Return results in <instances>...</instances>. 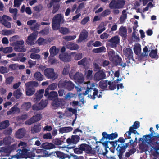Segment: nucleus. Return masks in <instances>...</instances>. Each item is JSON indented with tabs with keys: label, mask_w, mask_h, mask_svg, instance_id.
I'll return each instance as SVG.
<instances>
[{
	"label": "nucleus",
	"mask_w": 159,
	"mask_h": 159,
	"mask_svg": "<svg viewBox=\"0 0 159 159\" xmlns=\"http://www.w3.org/2000/svg\"><path fill=\"white\" fill-rule=\"evenodd\" d=\"M29 150L25 148L18 149L17 150V154L12 156V158H15L17 159L25 158L27 152Z\"/></svg>",
	"instance_id": "nucleus-8"
},
{
	"label": "nucleus",
	"mask_w": 159,
	"mask_h": 159,
	"mask_svg": "<svg viewBox=\"0 0 159 159\" xmlns=\"http://www.w3.org/2000/svg\"><path fill=\"white\" fill-rule=\"evenodd\" d=\"M27 24L31 26V28L33 29H36L39 26V25L36 23V20H34L28 21L27 22Z\"/></svg>",
	"instance_id": "nucleus-27"
},
{
	"label": "nucleus",
	"mask_w": 159,
	"mask_h": 159,
	"mask_svg": "<svg viewBox=\"0 0 159 159\" xmlns=\"http://www.w3.org/2000/svg\"><path fill=\"white\" fill-rule=\"evenodd\" d=\"M16 45L14 48V50L16 52H24L26 49L24 47V42L23 40H20L16 42Z\"/></svg>",
	"instance_id": "nucleus-16"
},
{
	"label": "nucleus",
	"mask_w": 159,
	"mask_h": 159,
	"mask_svg": "<svg viewBox=\"0 0 159 159\" xmlns=\"http://www.w3.org/2000/svg\"><path fill=\"white\" fill-rule=\"evenodd\" d=\"M31 104L30 102H25L21 105V108L25 109H28L31 108Z\"/></svg>",
	"instance_id": "nucleus-52"
},
{
	"label": "nucleus",
	"mask_w": 159,
	"mask_h": 159,
	"mask_svg": "<svg viewBox=\"0 0 159 159\" xmlns=\"http://www.w3.org/2000/svg\"><path fill=\"white\" fill-rule=\"evenodd\" d=\"M39 85V83L35 81H31L26 83L25 86L26 87L30 88H33V87H37Z\"/></svg>",
	"instance_id": "nucleus-33"
},
{
	"label": "nucleus",
	"mask_w": 159,
	"mask_h": 159,
	"mask_svg": "<svg viewBox=\"0 0 159 159\" xmlns=\"http://www.w3.org/2000/svg\"><path fill=\"white\" fill-rule=\"evenodd\" d=\"M42 147L45 149H50L55 148V146L52 143H44L42 145Z\"/></svg>",
	"instance_id": "nucleus-29"
},
{
	"label": "nucleus",
	"mask_w": 159,
	"mask_h": 159,
	"mask_svg": "<svg viewBox=\"0 0 159 159\" xmlns=\"http://www.w3.org/2000/svg\"><path fill=\"white\" fill-rule=\"evenodd\" d=\"M13 50V48L11 47H8L4 48V53H7L11 52Z\"/></svg>",
	"instance_id": "nucleus-62"
},
{
	"label": "nucleus",
	"mask_w": 159,
	"mask_h": 159,
	"mask_svg": "<svg viewBox=\"0 0 159 159\" xmlns=\"http://www.w3.org/2000/svg\"><path fill=\"white\" fill-rule=\"evenodd\" d=\"M116 140L113 141H105L102 143V142H100L102 143L103 145L105 147V149L106 152L103 153V154L105 155L107 153L108 151L107 150V148H109L110 150L111 148H115L116 146L117 145V143Z\"/></svg>",
	"instance_id": "nucleus-7"
},
{
	"label": "nucleus",
	"mask_w": 159,
	"mask_h": 159,
	"mask_svg": "<svg viewBox=\"0 0 159 159\" xmlns=\"http://www.w3.org/2000/svg\"><path fill=\"white\" fill-rule=\"evenodd\" d=\"M48 103L47 100H42L39 105L38 108H43L46 106Z\"/></svg>",
	"instance_id": "nucleus-51"
},
{
	"label": "nucleus",
	"mask_w": 159,
	"mask_h": 159,
	"mask_svg": "<svg viewBox=\"0 0 159 159\" xmlns=\"http://www.w3.org/2000/svg\"><path fill=\"white\" fill-rule=\"evenodd\" d=\"M75 71L74 70L72 69L69 74L70 78L74 79L75 82L76 83H81L84 82V75L83 74L80 72H77L75 75L74 73Z\"/></svg>",
	"instance_id": "nucleus-4"
},
{
	"label": "nucleus",
	"mask_w": 159,
	"mask_h": 159,
	"mask_svg": "<svg viewBox=\"0 0 159 159\" xmlns=\"http://www.w3.org/2000/svg\"><path fill=\"white\" fill-rule=\"evenodd\" d=\"M129 145L128 143H125L124 144H117L116 150L118 154L119 159H123V156L127 148Z\"/></svg>",
	"instance_id": "nucleus-6"
},
{
	"label": "nucleus",
	"mask_w": 159,
	"mask_h": 159,
	"mask_svg": "<svg viewBox=\"0 0 159 159\" xmlns=\"http://www.w3.org/2000/svg\"><path fill=\"white\" fill-rule=\"evenodd\" d=\"M70 54L69 55L67 53L60 54L59 56V58L64 62H69L71 60Z\"/></svg>",
	"instance_id": "nucleus-22"
},
{
	"label": "nucleus",
	"mask_w": 159,
	"mask_h": 159,
	"mask_svg": "<svg viewBox=\"0 0 159 159\" xmlns=\"http://www.w3.org/2000/svg\"><path fill=\"white\" fill-rule=\"evenodd\" d=\"M125 4L124 0H118L117 1H112L109 5L111 8H121L124 7Z\"/></svg>",
	"instance_id": "nucleus-10"
},
{
	"label": "nucleus",
	"mask_w": 159,
	"mask_h": 159,
	"mask_svg": "<svg viewBox=\"0 0 159 159\" xmlns=\"http://www.w3.org/2000/svg\"><path fill=\"white\" fill-rule=\"evenodd\" d=\"M86 84L87 89L83 93L84 95H86L88 94V97L89 98L93 99H94L97 97L98 98L102 97V95L101 93L98 95L97 94L98 91L94 88L95 86L94 84H90L89 81L87 82Z\"/></svg>",
	"instance_id": "nucleus-2"
},
{
	"label": "nucleus",
	"mask_w": 159,
	"mask_h": 159,
	"mask_svg": "<svg viewBox=\"0 0 159 159\" xmlns=\"http://www.w3.org/2000/svg\"><path fill=\"white\" fill-rule=\"evenodd\" d=\"M9 70L6 67H0V72L2 74H4L8 72Z\"/></svg>",
	"instance_id": "nucleus-64"
},
{
	"label": "nucleus",
	"mask_w": 159,
	"mask_h": 159,
	"mask_svg": "<svg viewBox=\"0 0 159 159\" xmlns=\"http://www.w3.org/2000/svg\"><path fill=\"white\" fill-rule=\"evenodd\" d=\"M125 136V139L123 138V137H120L117 140H116L117 142H116L117 144H123L125 142V140L127 139H126L127 138V137L126 136Z\"/></svg>",
	"instance_id": "nucleus-59"
},
{
	"label": "nucleus",
	"mask_w": 159,
	"mask_h": 159,
	"mask_svg": "<svg viewBox=\"0 0 159 159\" xmlns=\"http://www.w3.org/2000/svg\"><path fill=\"white\" fill-rule=\"evenodd\" d=\"M127 18V14L126 11L124 10L122 12V15L120 17V21L121 23H123L125 21Z\"/></svg>",
	"instance_id": "nucleus-48"
},
{
	"label": "nucleus",
	"mask_w": 159,
	"mask_h": 159,
	"mask_svg": "<svg viewBox=\"0 0 159 159\" xmlns=\"http://www.w3.org/2000/svg\"><path fill=\"white\" fill-rule=\"evenodd\" d=\"M88 37V33L86 31L82 33L78 40L79 42H80L86 39Z\"/></svg>",
	"instance_id": "nucleus-44"
},
{
	"label": "nucleus",
	"mask_w": 159,
	"mask_h": 159,
	"mask_svg": "<svg viewBox=\"0 0 159 159\" xmlns=\"http://www.w3.org/2000/svg\"><path fill=\"white\" fill-rule=\"evenodd\" d=\"M45 75L48 78L55 79L57 78L58 75L54 72L53 69L52 68L47 69L44 71Z\"/></svg>",
	"instance_id": "nucleus-15"
},
{
	"label": "nucleus",
	"mask_w": 159,
	"mask_h": 159,
	"mask_svg": "<svg viewBox=\"0 0 159 159\" xmlns=\"http://www.w3.org/2000/svg\"><path fill=\"white\" fill-rule=\"evenodd\" d=\"M106 51V48L104 46H102L98 48L94 49L93 50V52L96 53L105 52Z\"/></svg>",
	"instance_id": "nucleus-49"
},
{
	"label": "nucleus",
	"mask_w": 159,
	"mask_h": 159,
	"mask_svg": "<svg viewBox=\"0 0 159 159\" xmlns=\"http://www.w3.org/2000/svg\"><path fill=\"white\" fill-rule=\"evenodd\" d=\"M134 50L135 54L137 55H139L141 51V46L140 44L136 43L134 46Z\"/></svg>",
	"instance_id": "nucleus-39"
},
{
	"label": "nucleus",
	"mask_w": 159,
	"mask_h": 159,
	"mask_svg": "<svg viewBox=\"0 0 159 159\" xmlns=\"http://www.w3.org/2000/svg\"><path fill=\"white\" fill-rule=\"evenodd\" d=\"M26 87V93L28 96H30L33 95L35 91V89L33 88Z\"/></svg>",
	"instance_id": "nucleus-41"
},
{
	"label": "nucleus",
	"mask_w": 159,
	"mask_h": 159,
	"mask_svg": "<svg viewBox=\"0 0 159 159\" xmlns=\"http://www.w3.org/2000/svg\"><path fill=\"white\" fill-rule=\"evenodd\" d=\"M59 31L63 34H65L69 32V30L67 28L61 27L59 29Z\"/></svg>",
	"instance_id": "nucleus-58"
},
{
	"label": "nucleus",
	"mask_w": 159,
	"mask_h": 159,
	"mask_svg": "<svg viewBox=\"0 0 159 159\" xmlns=\"http://www.w3.org/2000/svg\"><path fill=\"white\" fill-rule=\"evenodd\" d=\"M102 138L101 139L102 142H104L105 139L106 140H113L117 138L118 137V134L117 132H115L114 133H112L110 134H108L106 132H102Z\"/></svg>",
	"instance_id": "nucleus-12"
},
{
	"label": "nucleus",
	"mask_w": 159,
	"mask_h": 159,
	"mask_svg": "<svg viewBox=\"0 0 159 159\" xmlns=\"http://www.w3.org/2000/svg\"><path fill=\"white\" fill-rule=\"evenodd\" d=\"M73 130V128L71 127H64L60 128L59 130L60 133H68Z\"/></svg>",
	"instance_id": "nucleus-34"
},
{
	"label": "nucleus",
	"mask_w": 159,
	"mask_h": 159,
	"mask_svg": "<svg viewBox=\"0 0 159 159\" xmlns=\"http://www.w3.org/2000/svg\"><path fill=\"white\" fill-rule=\"evenodd\" d=\"M52 56H50L48 58V62L52 64H57L58 63L57 61L55 58H52L51 57Z\"/></svg>",
	"instance_id": "nucleus-63"
},
{
	"label": "nucleus",
	"mask_w": 159,
	"mask_h": 159,
	"mask_svg": "<svg viewBox=\"0 0 159 159\" xmlns=\"http://www.w3.org/2000/svg\"><path fill=\"white\" fill-rule=\"evenodd\" d=\"M123 51L125 56L128 58L130 59L133 58V52L130 48H126Z\"/></svg>",
	"instance_id": "nucleus-26"
},
{
	"label": "nucleus",
	"mask_w": 159,
	"mask_h": 159,
	"mask_svg": "<svg viewBox=\"0 0 159 159\" xmlns=\"http://www.w3.org/2000/svg\"><path fill=\"white\" fill-rule=\"evenodd\" d=\"M64 86L69 90H71L74 88V84L70 81L65 82Z\"/></svg>",
	"instance_id": "nucleus-42"
},
{
	"label": "nucleus",
	"mask_w": 159,
	"mask_h": 159,
	"mask_svg": "<svg viewBox=\"0 0 159 159\" xmlns=\"http://www.w3.org/2000/svg\"><path fill=\"white\" fill-rule=\"evenodd\" d=\"M105 26V25L103 23H101L98 27L99 29L98 30V33L99 34H100L104 31L106 29Z\"/></svg>",
	"instance_id": "nucleus-50"
},
{
	"label": "nucleus",
	"mask_w": 159,
	"mask_h": 159,
	"mask_svg": "<svg viewBox=\"0 0 159 159\" xmlns=\"http://www.w3.org/2000/svg\"><path fill=\"white\" fill-rule=\"evenodd\" d=\"M12 20L11 18L7 15L0 16V22L6 27L9 28L11 26V24L8 22Z\"/></svg>",
	"instance_id": "nucleus-9"
},
{
	"label": "nucleus",
	"mask_w": 159,
	"mask_h": 159,
	"mask_svg": "<svg viewBox=\"0 0 159 159\" xmlns=\"http://www.w3.org/2000/svg\"><path fill=\"white\" fill-rule=\"evenodd\" d=\"M17 148V145L16 144H13L11 146L7 147H2L0 149V152L2 156H8L10 153L16 150Z\"/></svg>",
	"instance_id": "nucleus-5"
},
{
	"label": "nucleus",
	"mask_w": 159,
	"mask_h": 159,
	"mask_svg": "<svg viewBox=\"0 0 159 159\" xmlns=\"http://www.w3.org/2000/svg\"><path fill=\"white\" fill-rule=\"evenodd\" d=\"M34 77L35 80L39 81H42L43 80V76L38 71L34 74Z\"/></svg>",
	"instance_id": "nucleus-37"
},
{
	"label": "nucleus",
	"mask_w": 159,
	"mask_h": 159,
	"mask_svg": "<svg viewBox=\"0 0 159 159\" xmlns=\"http://www.w3.org/2000/svg\"><path fill=\"white\" fill-rule=\"evenodd\" d=\"M127 30L125 27L121 26L119 29V34L123 37H125L126 36Z\"/></svg>",
	"instance_id": "nucleus-40"
},
{
	"label": "nucleus",
	"mask_w": 159,
	"mask_h": 159,
	"mask_svg": "<svg viewBox=\"0 0 159 159\" xmlns=\"http://www.w3.org/2000/svg\"><path fill=\"white\" fill-rule=\"evenodd\" d=\"M41 127L39 124L34 125V126L31 127V131L32 133H38L41 131Z\"/></svg>",
	"instance_id": "nucleus-31"
},
{
	"label": "nucleus",
	"mask_w": 159,
	"mask_h": 159,
	"mask_svg": "<svg viewBox=\"0 0 159 159\" xmlns=\"http://www.w3.org/2000/svg\"><path fill=\"white\" fill-rule=\"evenodd\" d=\"M133 133L134 134H137L138 135H139V134L136 130V129H133L132 127H130L129 129V131L126 132L124 136H126L127 137V138L126 139H130L131 138L130 135L131 134Z\"/></svg>",
	"instance_id": "nucleus-24"
},
{
	"label": "nucleus",
	"mask_w": 159,
	"mask_h": 159,
	"mask_svg": "<svg viewBox=\"0 0 159 159\" xmlns=\"http://www.w3.org/2000/svg\"><path fill=\"white\" fill-rule=\"evenodd\" d=\"M114 61H112V62L116 65L120 63L122 60L121 57L118 55L116 56V57L114 59Z\"/></svg>",
	"instance_id": "nucleus-56"
},
{
	"label": "nucleus",
	"mask_w": 159,
	"mask_h": 159,
	"mask_svg": "<svg viewBox=\"0 0 159 159\" xmlns=\"http://www.w3.org/2000/svg\"><path fill=\"white\" fill-rule=\"evenodd\" d=\"M56 153L57 157L61 159H64L65 158H67L69 159H70L71 157L70 155L67 154H65L61 151H57Z\"/></svg>",
	"instance_id": "nucleus-25"
},
{
	"label": "nucleus",
	"mask_w": 159,
	"mask_h": 159,
	"mask_svg": "<svg viewBox=\"0 0 159 159\" xmlns=\"http://www.w3.org/2000/svg\"><path fill=\"white\" fill-rule=\"evenodd\" d=\"M109 81H102L99 83V86L102 89H106L107 88Z\"/></svg>",
	"instance_id": "nucleus-43"
},
{
	"label": "nucleus",
	"mask_w": 159,
	"mask_h": 159,
	"mask_svg": "<svg viewBox=\"0 0 159 159\" xmlns=\"http://www.w3.org/2000/svg\"><path fill=\"white\" fill-rule=\"evenodd\" d=\"M59 49L57 48L56 47L53 46L51 47L50 49V56L54 57L59 52Z\"/></svg>",
	"instance_id": "nucleus-32"
},
{
	"label": "nucleus",
	"mask_w": 159,
	"mask_h": 159,
	"mask_svg": "<svg viewBox=\"0 0 159 159\" xmlns=\"http://www.w3.org/2000/svg\"><path fill=\"white\" fill-rule=\"evenodd\" d=\"M52 142L54 143V145H60L63 143V141H61L60 139L58 138H56L54 139L52 141Z\"/></svg>",
	"instance_id": "nucleus-57"
},
{
	"label": "nucleus",
	"mask_w": 159,
	"mask_h": 159,
	"mask_svg": "<svg viewBox=\"0 0 159 159\" xmlns=\"http://www.w3.org/2000/svg\"><path fill=\"white\" fill-rule=\"evenodd\" d=\"M10 125L8 120H6L0 123V130H3L8 127Z\"/></svg>",
	"instance_id": "nucleus-36"
},
{
	"label": "nucleus",
	"mask_w": 159,
	"mask_h": 159,
	"mask_svg": "<svg viewBox=\"0 0 159 159\" xmlns=\"http://www.w3.org/2000/svg\"><path fill=\"white\" fill-rule=\"evenodd\" d=\"M12 133V129L11 127H9L3 131V134L9 136L11 135Z\"/></svg>",
	"instance_id": "nucleus-55"
},
{
	"label": "nucleus",
	"mask_w": 159,
	"mask_h": 159,
	"mask_svg": "<svg viewBox=\"0 0 159 159\" xmlns=\"http://www.w3.org/2000/svg\"><path fill=\"white\" fill-rule=\"evenodd\" d=\"M22 93L21 92V89H18L14 93V95L16 98H19L22 96Z\"/></svg>",
	"instance_id": "nucleus-54"
},
{
	"label": "nucleus",
	"mask_w": 159,
	"mask_h": 159,
	"mask_svg": "<svg viewBox=\"0 0 159 159\" xmlns=\"http://www.w3.org/2000/svg\"><path fill=\"white\" fill-rule=\"evenodd\" d=\"M36 43L39 45H41L47 44L48 41L46 39H44L42 38H39L36 41Z\"/></svg>",
	"instance_id": "nucleus-46"
},
{
	"label": "nucleus",
	"mask_w": 159,
	"mask_h": 159,
	"mask_svg": "<svg viewBox=\"0 0 159 159\" xmlns=\"http://www.w3.org/2000/svg\"><path fill=\"white\" fill-rule=\"evenodd\" d=\"M58 94L57 92L55 91H52L50 92L48 98L49 100H54L53 102L52 103V106H59L58 102L57 99Z\"/></svg>",
	"instance_id": "nucleus-11"
},
{
	"label": "nucleus",
	"mask_w": 159,
	"mask_h": 159,
	"mask_svg": "<svg viewBox=\"0 0 159 159\" xmlns=\"http://www.w3.org/2000/svg\"><path fill=\"white\" fill-rule=\"evenodd\" d=\"M99 148L98 146H96L93 149L90 146L86 143H82L74 149L75 153L77 154H81L83 151H85L89 154L95 155L96 153H100L99 152Z\"/></svg>",
	"instance_id": "nucleus-1"
},
{
	"label": "nucleus",
	"mask_w": 159,
	"mask_h": 159,
	"mask_svg": "<svg viewBox=\"0 0 159 159\" xmlns=\"http://www.w3.org/2000/svg\"><path fill=\"white\" fill-rule=\"evenodd\" d=\"M80 135H72L70 138L66 139V141L68 145L76 144L80 140Z\"/></svg>",
	"instance_id": "nucleus-14"
},
{
	"label": "nucleus",
	"mask_w": 159,
	"mask_h": 159,
	"mask_svg": "<svg viewBox=\"0 0 159 159\" xmlns=\"http://www.w3.org/2000/svg\"><path fill=\"white\" fill-rule=\"evenodd\" d=\"M120 39L118 36H115L112 37L108 40L110 43V45L111 47L115 48L119 43Z\"/></svg>",
	"instance_id": "nucleus-18"
},
{
	"label": "nucleus",
	"mask_w": 159,
	"mask_h": 159,
	"mask_svg": "<svg viewBox=\"0 0 159 159\" xmlns=\"http://www.w3.org/2000/svg\"><path fill=\"white\" fill-rule=\"evenodd\" d=\"M84 75L87 79L90 80L93 78V70L90 69H86L84 71Z\"/></svg>",
	"instance_id": "nucleus-30"
},
{
	"label": "nucleus",
	"mask_w": 159,
	"mask_h": 159,
	"mask_svg": "<svg viewBox=\"0 0 159 159\" xmlns=\"http://www.w3.org/2000/svg\"><path fill=\"white\" fill-rule=\"evenodd\" d=\"M139 149L141 152H143L148 151L149 148L148 144H147L146 143H142L139 145Z\"/></svg>",
	"instance_id": "nucleus-28"
},
{
	"label": "nucleus",
	"mask_w": 159,
	"mask_h": 159,
	"mask_svg": "<svg viewBox=\"0 0 159 159\" xmlns=\"http://www.w3.org/2000/svg\"><path fill=\"white\" fill-rule=\"evenodd\" d=\"M145 137V139L142 138H139V141H143L144 140L148 144H151L152 143L154 142L153 140V138L150 135L148 134L143 136V137Z\"/></svg>",
	"instance_id": "nucleus-21"
},
{
	"label": "nucleus",
	"mask_w": 159,
	"mask_h": 159,
	"mask_svg": "<svg viewBox=\"0 0 159 159\" xmlns=\"http://www.w3.org/2000/svg\"><path fill=\"white\" fill-rule=\"evenodd\" d=\"M44 90L43 89H41L38 91L35 94V97L34 99L35 102H37L39 101L43 97Z\"/></svg>",
	"instance_id": "nucleus-19"
},
{
	"label": "nucleus",
	"mask_w": 159,
	"mask_h": 159,
	"mask_svg": "<svg viewBox=\"0 0 159 159\" xmlns=\"http://www.w3.org/2000/svg\"><path fill=\"white\" fill-rule=\"evenodd\" d=\"M64 17L61 14H57L54 16L52 22V26L54 30H58L60 26V24L64 22Z\"/></svg>",
	"instance_id": "nucleus-3"
},
{
	"label": "nucleus",
	"mask_w": 159,
	"mask_h": 159,
	"mask_svg": "<svg viewBox=\"0 0 159 159\" xmlns=\"http://www.w3.org/2000/svg\"><path fill=\"white\" fill-rule=\"evenodd\" d=\"M67 48L71 50H76L78 48V46L75 44L71 42H68L66 45Z\"/></svg>",
	"instance_id": "nucleus-35"
},
{
	"label": "nucleus",
	"mask_w": 159,
	"mask_h": 159,
	"mask_svg": "<svg viewBox=\"0 0 159 159\" xmlns=\"http://www.w3.org/2000/svg\"><path fill=\"white\" fill-rule=\"evenodd\" d=\"M42 115L39 114L33 116L30 119L27 120L25 122L26 125H30L40 120L42 118Z\"/></svg>",
	"instance_id": "nucleus-13"
},
{
	"label": "nucleus",
	"mask_w": 159,
	"mask_h": 159,
	"mask_svg": "<svg viewBox=\"0 0 159 159\" xmlns=\"http://www.w3.org/2000/svg\"><path fill=\"white\" fill-rule=\"evenodd\" d=\"M25 130L24 129L20 128L16 133V137L18 139H21L25 136Z\"/></svg>",
	"instance_id": "nucleus-23"
},
{
	"label": "nucleus",
	"mask_w": 159,
	"mask_h": 159,
	"mask_svg": "<svg viewBox=\"0 0 159 159\" xmlns=\"http://www.w3.org/2000/svg\"><path fill=\"white\" fill-rule=\"evenodd\" d=\"M76 37L75 35L73 36H67L63 37V39L67 41H70L74 40Z\"/></svg>",
	"instance_id": "nucleus-60"
},
{
	"label": "nucleus",
	"mask_w": 159,
	"mask_h": 159,
	"mask_svg": "<svg viewBox=\"0 0 159 159\" xmlns=\"http://www.w3.org/2000/svg\"><path fill=\"white\" fill-rule=\"evenodd\" d=\"M105 75L104 72L102 70H100L96 72L95 74L94 79L95 80L98 81L102 79L105 78Z\"/></svg>",
	"instance_id": "nucleus-20"
},
{
	"label": "nucleus",
	"mask_w": 159,
	"mask_h": 159,
	"mask_svg": "<svg viewBox=\"0 0 159 159\" xmlns=\"http://www.w3.org/2000/svg\"><path fill=\"white\" fill-rule=\"evenodd\" d=\"M157 50H152L150 53V56L152 58H156L157 56Z\"/></svg>",
	"instance_id": "nucleus-61"
},
{
	"label": "nucleus",
	"mask_w": 159,
	"mask_h": 159,
	"mask_svg": "<svg viewBox=\"0 0 159 159\" xmlns=\"http://www.w3.org/2000/svg\"><path fill=\"white\" fill-rule=\"evenodd\" d=\"M15 33L14 30H3L2 31V34L6 36L11 35Z\"/></svg>",
	"instance_id": "nucleus-38"
},
{
	"label": "nucleus",
	"mask_w": 159,
	"mask_h": 159,
	"mask_svg": "<svg viewBox=\"0 0 159 159\" xmlns=\"http://www.w3.org/2000/svg\"><path fill=\"white\" fill-rule=\"evenodd\" d=\"M116 55H116L115 52L113 50H110L108 53V57L111 61H114V59L116 57Z\"/></svg>",
	"instance_id": "nucleus-45"
},
{
	"label": "nucleus",
	"mask_w": 159,
	"mask_h": 159,
	"mask_svg": "<svg viewBox=\"0 0 159 159\" xmlns=\"http://www.w3.org/2000/svg\"><path fill=\"white\" fill-rule=\"evenodd\" d=\"M70 56L73 57L74 59L76 60H79L81 59L82 57V54L79 53L77 54H76L75 52H72L70 53Z\"/></svg>",
	"instance_id": "nucleus-47"
},
{
	"label": "nucleus",
	"mask_w": 159,
	"mask_h": 159,
	"mask_svg": "<svg viewBox=\"0 0 159 159\" xmlns=\"http://www.w3.org/2000/svg\"><path fill=\"white\" fill-rule=\"evenodd\" d=\"M38 35L37 32H34L31 34L28 37L27 43L28 44L33 45L34 44V41L36 39Z\"/></svg>",
	"instance_id": "nucleus-17"
},
{
	"label": "nucleus",
	"mask_w": 159,
	"mask_h": 159,
	"mask_svg": "<svg viewBox=\"0 0 159 159\" xmlns=\"http://www.w3.org/2000/svg\"><path fill=\"white\" fill-rule=\"evenodd\" d=\"M30 57L32 59L37 60H39L40 59L41 57L40 56L39 54L34 53H31Z\"/></svg>",
	"instance_id": "nucleus-53"
}]
</instances>
